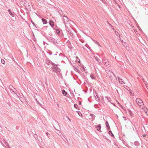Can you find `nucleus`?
Returning <instances> with one entry per match:
<instances>
[{"label": "nucleus", "mask_w": 148, "mask_h": 148, "mask_svg": "<svg viewBox=\"0 0 148 148\" xmlns=\"http://www.w3.org/2000/svg\"><path fill=\"white\" fill-rule=\"evenodd\" d=\"M9 88L10 89L11 92L13 95H16V96L18 97L16 94L17 90L14 88L12 86L10 85Z\"/></svg>", "instance_id": "f257e3e1"}, {"label": "nucleus", "mask_w": 148, "mask_h": 148, "mask_svg": "<svg viewBox=\"0 0 148 148\" xmlns=\"http://www.w3.org/2000/svg\"><path fill=\"white\" fill-rule=\"evenodd\" d=\"M136 102L138 105L140 107H143V103L142 101L139 98H137L136 99Z\"/></svg>", "instance_id": "f03ea898"}, {"label": "nucleus", "mask_w": 148, "mask_h": 148, "mask_svg": "<svg viewBox=\"0 0 148 148\" xmlns=\"http://www.w3.org/2000/svg\"><path fill=\"white\" fill-rule=\"evenodd\" d=\"M104 64L106 65H108V60L106 59L104 60L103 61Z\"/></svg>", "instance_id": "7ed1b4c3"}, {"label": "nucleus", "mask_w": 148, "mask_h": 148, "mask_svg": "<svg viewBox=\"0 0 148 148\" xmlns=\"http://www.w3.org/2000/svg\"><path fill=\"white\" fill-rule=\"evenodd\" d=\"M8 12L9 13L10 15L12 17H14V14H13L11 11L10 10V9H8Z\"/></svg>", "instance_id": "20e7f679"}, {"label": "nucleus", "mask_w": 148, "mask_h": 148, "mask_svg": "<svg viewBox=\"0 0 148 148\" xmlns=\"http://www.w3.org/2000/svg\"><path fill=\"white\" fill-rule=\"evenodd\" d=\"M96 128L98 131H100V132H101L100 131V129L101 128V126L100 125H99L97 126L96 127Z\"/></svg>", "instance_id": "39448f33"}, {"label": "nucleus", "mask_w": 148, "mask_h": 148, "mask_svg": "<svg viewBox=\"0 0 148 148\" xmlns=\"http://www.w3.org/2000/svg\"><path fill=\"white\" fill-rule=\"evenodd\" d=\"M49 24L52 27H53L54 26V23L52 21H50L49 22Z\"/></svg>", "instance_id": "423d86ee"}, {"label": "nucleus", "mask_w": 148, "mask_h": 148, "mask_svg": "<svg viewBox=\"0 0 148 148\" xmlns=\"http://www.w3.org/2000/svg\"><path fill=\"white\" fill-rule=\"evenodd\" d=\"M62 94L64 96H65L67 95V92L64 90H62Z\"/></svg>", "instance_id": "0eeeda50"}, {"label": "nucleus", "mask_w": 148, "mask_h": 148, "mask_svg": "<svg viewBox=\"0 0 148 148\" xmlns=\"http://www.w3.org/2000/svg\"><path fill=\"white\" fill-rule=\"evenodd\" d=\"M119 81V83L121 84H123L124 83V81L122 79H118Z\"/></svg>", "instance_id": "6e6552de"}, {"label": "nucleus", "mask_w": 148, "mask_h": 148, "mask_svg": "<svg viewBox=\"0 0 148 148\" xmlns=\"http://www.w3.org/2000/svg\"><path fill=\"white\" fill-rule=\"evenodd\" d=\"M128 112H129V114L131 116H132V111L130 109L128 110Z\"/></svg>", "instance_id": "1a4fd4ad"}, {"label": "nucleus", "mask_w": 148, "mask_h": 148, "mask_svg": "<svg viewBox=\"0 0 148 148\" xmlns=\"http://www.w3.org/2000/svg\"><path fill=\"white\" fill-rule=\"evenodd\" d=\"M42 21H43V22L44 24H45L47 23V22L46 20L45 19L42 18Z\"/></svg>", "instance_id": "9d476101"}, {"label": "nucleus", "mask_w": 148, "mask_h": 148, "mask_svg": "<svg viewBox=\"0 0 148 148\" xmlns=\"http://www.w3.org/2000/svg\"><path fill=\"white\" fill-rule=\"evenodd\" d=\"M109 134L111 135L112 136H114L113 134L112 133V132L111 131H110L109 132Z\"/></svg>", "instance_id": "9b49d317"}, {"label": "nucleus", "mask_w": 148, "mask_h": 148, "mask_svg": "<svg viewBox=\"0 0 148 148\" xmlns=\"http://www.w3.org/2000/svg\"><path fill=\"white\" fill-rule=\"evenodd\" d=\"M60 31L58 29L56 31V33L57 34H59L60 33Z\"/></svg>", "instance_id": "f8f14e48"}, {"label": "nucleus", "mask_w": 148, "mask_h": 148, "mask_svg": "<svg viewBox=\"0 0 148 148\" xmlns=\"http://www.w3.org/2000/svg\"><path fill=\"white\" fill-rule=\"evenodd\" d=\"M1 63H2V64H5V61L3 60H2V59H1Z\"/></svg>", "instance_id": "ddd939ff"}, {"label": "nucleus", "mask_w": 148, "mask_h": 148, "mask_svg": "<svg viewBox=\"0 0 148 148\" xmlns=\"http://www.w3.org/2000/svg\"><path fill=\"white\" fill-rule=\"evenodd\" d=\"M106 126L107 127H108V128H109V125L108 122H106Z\"/></svg>", "instance_id": "4468645a"}, {"label": "nucleus", "mask_w": 148, "mask_h": 148, "mask_svg": "<svg viewBox=\"0 0 148 148\" xmlns=\"http://www.w3.org/2000/svg\"><path fill=\"white\" fill-rule=\"evenodd\" d=\"M31 22H32V24L33 25H34V26H35V27H36V26L35 25V24H34V22L33 21H31Z\"/></svg>", "instance_id": "2eb2a0df"}, {"label": "nucleus", "mask_w": 148, "mask_h": 148, "mask_svg": "<svg viewBox=\"0 0 148 148\" xmlns=\"http://www.w3.org/2000/svg\"><path fill=\"white\" fill-rule=\"evenodd\" d=\"M74 106L75 108H77V107L78 106L76 104L74 105Z\"/></svg>", "instance_id": "dca6fc26"}, {"label": "nucleus", "mask_w": 148, "mask_h": 148, "mask_svg": "<svg viewBox=\"0 0 148 148\" xmlns=\"http://www.w3.org/2000/svg\"><path fill=\"white\" fill-rule=\"evenodd\" d=\"M36 94H35L34 95V97L35 98V99L36 100V101H37V99L36 98Z\"/></svg>", "instance_id": "f3484780"}, {"label": "nucleus", "mask_w": 148, "mask_h": 148, "mask_svg": "<svg viewBox=\"0 0 148 148\" xmlns=\"http://www.w3.org/2000/svg\"><path fill=\"white\" fill-rule=\"evenodd\" d=\"M37 136V135H36V134H34V138H36V136Z\"/></svg>", "instance_id": "a211bd4d"}, {"label": "nucleus", "mask_w": 148, "mask_h": 148, "mask_svg": "<svg viewBox=\"0 0 148 148\" xmlns=\"http://www.w3.org/2000/svg\"><path fill=\"white\" fill-rule=\"evenodd\" d=\"M130 92V93H131V95H134V93H132L131 92Z\"/></svg>", "instance_id": "6ab92c4d"}, {"label": "nucleus", "mask_w": 148, "mask_h": 148, "mask_svg": "<svg viewBox=\"0 0 148 148\" xmlns=\"http://www.w3.org/2000/svg\"><path fill=\"white\" fill-rule=\"evenodd\" d=\"M79 104H81V103L80 102L79 103Z\"/></svg>", "instance_id": "aec40b11"}, {"label": "nucleus", "mask_w": 148, "mask_h": 148, "mask_svg": "<svg viewBox=\"0 0 148 148\" xmlns=\"http://www.w3.org/2000/svg\"><path fill=\"white\" fill-rule=\"evenodd\" d=\"M6 144H7V145H8V143H6Z\"/></svg>", "instance_id": "412c9836"}, {"label": "nucleus", "mask_w": 148, "mask_h": 148, "mask_svg": "<svg viewBox=\"0 0 148 148\" xmlns=\"http://www.w3.org/2000/svg\"><path fill=\"white\" fill-rule=\"evenodd\" d=\"M27 4H28V2H27Z\"/></svg>", "instance_id": "4be33fe9"}, {"label": "nucleus", "mask_w": 148, "mask_h": 148, "mask_svg": "<svg viewBox=\"0 0 148 148\" xmlns=\"http://www.w3.org/2000/svg\"><path fill=\"white\" fill-rule=\"evenodd\" d=\"M8 148H11L10 147H9Z\"/></svg>", "instance_id": "5701e85b"}, {"label": "nucleus", "mask_w": 148, "mask_h": 148, "mask_svg": "<svg viewBox=\"0 0 148 148\" xmlns=\"http://www.w3.org/2000/svg\"><path fill=\"white\" fill-rule=\"evenodd\" d=\"M27 7V6H25V7Z\"/></svg>", "instance_id": "b1692460"}]
</instances>
